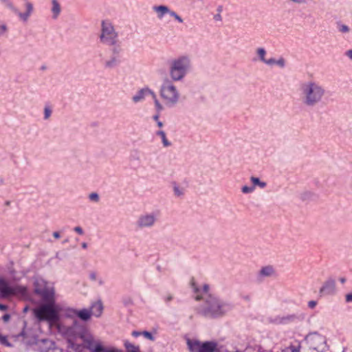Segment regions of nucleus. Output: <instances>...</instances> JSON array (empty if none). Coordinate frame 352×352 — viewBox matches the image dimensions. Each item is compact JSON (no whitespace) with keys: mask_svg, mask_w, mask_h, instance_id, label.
<instances>
[{"mask_svg":"<svg viewBox=\"0 0 352 352\" xmlns=\"http://www.w3.org/2000/svg\"><path fill=\"white\" fill-rule=\"evenodd\" d=\"M195 298L203 300V302L197 307V312L207 318H215L223 316L232 309V305L209 292V285H199L193 280L191 282Z\"/></svg>","mask_w":352,"mask_h":352,"instance_id":"obj_1","label":"nucleus"},{"mask_svg":"<svg viewBox=\"0 0 352 352\" xmlns=\"http://www.w3.org/2000/svg\"><path fill=\"white\" fill-rule=\"evenodd\" d=\"M58 330L60 334L67 340L68 349L74 352L82 351L83 347L78 340L82 338L86 331L83 324L74 320L71 325L59 324Z\"/></svg>","mask_w":352,"mask_h":352,"instance_id":"obj_2","label":"nucleus"},{"mask_svg":"<svg viewBox=\"0 0 352 352\" xmlns=\"http://www.w3.org/2000/svg\"><path fill=\"white\" fill-rule=\"evenodd\" d=\"M302 104L309 108L314 107L322 102L325 94L324 87L318 82L309 80L300 86Z\"/></svg>","mask_w":352,"mask_h":352,"instance_id":"obj_3","label":"nucleus"},{"mask_svg":"<svg viewBox=\"0 0 352 352\" xmlns=\"http://www.w3.org/2000/svg\"><path fill=\"white\" fill-rule=\"evenodd\" d=\"M192 69V57L186 54L179 55L168 62L169 79L175 82H182Z\"/></svg>","mask_w":352,"mask_h":352,"instance_id":"obj_4","label":"nucleus"},{"mask_svg":"<svg viewBox=\"0 0 352 352\" xmlns=\"http://www.w3.org/2000/svg\"><path fill=\"white\" fill-rule=\"evenodd\" d=\"M62 311V306L54 300L43 301L34 309V314L39 321H47L50 324H55L59 321L60 312Z\"/></svg>","mask_w":352,"mask_h":352,"instance_id":"obj_5","label":"nucleus"},{"mask_svg":"<svg viewBox=\"0 0 352 352\" xmlns=\"http://www.w3.org/2000/svg\"><path fill=\"white\" fill-rule=\"evenodd\" d=\"M172 80L166 78L160 87V96L167 107H174L179 100L180 94Z\"/></svg>","mask_w":352,"mask_h":352,"instance_id":"obj_6","label":"nucleus"},{"mask_svg":"<svg viewBox=\"0 0 352 352\" xmlns=\"http://www.w3.org/2000/svg\"><path fill=\"white\" fill-rule=\"evenodd\" d=\"M98 38L100 43L107 46L119 43V33L111 20L104 19L101 21Z\"/></svg>","mask_w":352,"mask_h":352,"instance_id":"obj_7","label":"nucleus"},{"mask_svg":"<svg viewBox=\"0 0 352 352\" xmlns=\"http://www.w3.org/2000/svg\"><path fill=\"white\" fill-rule=\"evenodd\" d=\"M27 294V289L19 285H10L3 278H0V296L8 298L10 296H24Z\"/></svg>","mask_w":352,"mask_h":352,"instance_id":"obj_8","label":"nucleus"},{"mask_svg":"<svg viewBox=\"0 0 352 352\" xmlns=\"http://www.w3.org/2000/svg\"><path fill=\"white\" fill-rule=\"evenodd\" d=\"M34 292L41 297L43 302L56 300L54 287L43 279L35 281Z\"/></svg>","mask_w":352,"mask_h":352,"instance_id":"obj_9","label":"nucleus"},{"mask_svg":"<svg viewBox=\"0 0 352 352\" xmlns=\"http://www.w3.org/2000/svg\"><path fill=\"white\" fill-rule=\"evenodd\" d=\"M0 3L16 14L23 23H26L29 20L34 10L33 4L30 1L25 2L26 10L24 12H20L12 0H0Z\"/></svg>","mask_w":352,"mask_h":352,"instance_id":"obj_10","label":"nucleus"},{"mask_svg":"<svg viewBox=\"0 0 352 352\" xmlns=\"http://www.w3.org/2000/svg\"><path fill=\"white\" fill-rule=\"evenodd\" d=\"M187 344L190 352H218L219 351L217 343L213 341L201 342L188 339Z\"/></svg>","mask_w":352,"mask_h":352,"instance_id":"obj_11","label":"nucleus"},{"mask_svg":"<svg viewBox=\"0 0 352 352\" xmlns=\"http://www.w3.org/2000/svg\"><path fill=\"white\" fill-rule=\"evenodd\" d=\"M306 340L313 352H324L327 349L326 338L319 333L309 334Z\"/></svg>","mask_w":352,"mask_h":352,"instance_id":"obj_12","label":"nucleus"},{"mask_svg":"<svg viewBox=\"0 0 352 352\" xmlns=\"http://www.w3.org/2000/svg\"><path fill=\"white\" fill-rule=\"evenodd\" d=\"M160 217V212L157 210L150 212H144L140 214L136 221L140 228H151L157 223Z\"/></svg>","mask_w":352,"mask_h":352,"instance_id":"obj_13","label":"nucleus"},{"mask_svg":"<svg viewBox=\"0 0 352 352\" xmlns=\"http://www.w3.org/2000/svg\"><path fill=\"white\" fill-rule=\"evenodd\" d=\"M80 340L91 352H101L104 349L100 340H95L93 336L87 333L86 331Z\"/></svg>","mask_w":352,"mask_h":352,"instance_id":"obj_14","label":"nucleus"},{"mask_svg":"<svg viewBox=\"0 0 352 352\" xmlns=\"http://www.w3.org/2000/svg\"><path fill=\"white\" fill-rule=\"evenodd\" d=\"M336 292V280L331 278L327 279L320 289V294L322 296L333 295Z\"/></svg>","mask_w":352,"mask_h":352,"instance_id":"obj_15","label":"nucleus"},{"mask_svg":"<svg viewBox=\"0 0 352 352\" xmlns=\"http://www.w3.org/2000/svg\"><path fill=\"white\" fill-rule=\"evenodd\" d=\"M153 91L148 87H144L136 92L132 97V101L134 103H138L143 101L147 96H152Z\"/></svg>","mask_w":352,"mask_h":352,"instance_id":"obj_16","label":"nucleus"},{"mask_svg":"<svg viewBox=\"0 0 352 352\" xmlns=\"http://www.w3.org/2000/svg\"><path fill=\"white\" fill-rule=\"evenodd\" d=\"M276 275V271L273 266L266 265L258 271L257 276L259 279H263L265 278L272 277Z\"/></svg>","mask_w":352,"mask_h":352,"instance_id":"obj_17","label":"nucleus"},{"mask_svg":"<svg viewBox=\"0 0 352 352\" xmlns=\"http://www.w3.org/2000/svg\"><path fill=\"white\" fill-rule=\"evenodd\" d=\"M89 311L90 313H91V316L97 318L100 317L103 311V305L102 302L98 300L92 303Z\"/></svg>","mask_w":352,"mask_h":352,"instance_id":"obj_18","label":"nucleus"},{"mask_svg":"<svg viewBox=\"0 0 352 352\" xmlns=\"http://www.w3.org/2000/svg\"><path fill=\"white\" fill-rule=\"evenodd\" d=\"M266 65L272 67L273 65H276L280 69H283L286 66V61L283 57H280L278 59H275L274 58H268L266 63H265Z\"/></svg>","mask_w":352,"mask_h":352,"instance_id":"obj_19","label":"nucleus"},{"mask_svg":"<svg viewBox=\"0 0 352 352\" xmlns=\"http://www.w3.org/2000/svg\"><path fill=\"white\" fill-rule=\"evenodd\" d=\"M41 352H63V350L57 346L54 342L46 341L45 342V347L41 349Z\"/></svg>","mask_w":352,"mask_h":352,"instance_id":"obj_20","label":"nucleus"},{"mask_svg":"<svg viewBox=\"0 0 352 352\" xmlns=\"http://www.w3.org/2000/svg\"><path fill=\"white\" fill-rule=\"evenodd\" d=\"M152 9L157 13V16L159 19H162L169 12L168 7L164 5L154 6Z\"/></svg>","mask_w":352,"mask_h":352,"instance_id":"obj_21","label":"nucleus"},{"mask_svg":"<svg viewBox=\"0 0 352 352\" xmlns=\"http://www.w3.org/2000/svg\"><path fill=\"white\" fill-rule=\"evenodd\" d=\"M52 8L51 12L52 13L53 19H56L58 17L61 12V8L58 0H51Z\"/></svg>","mask_w":352,"mask_h":352,"instance_id":"obj_22","label":"nucleus"},{"mask_svg":"<svg viewBox=\"0 0 352 352\" xmlns=\"http://www.w3.org/2000/svg\"><path fill=\"white\" fill-rule=\"evenodd\" d=\"M120 63V60L118 56H111L109 59L104 62V67L112 69L118 66Z\"/></svg>","mask_w":352,"mask_h":352,"instance_id":"obj_23","label":"nucleus"},{"mask_svg":"<svg viewBox=\"0 0 352 352\" xmlns=\"http://www.w3.org/2000/svg\"><path fill=\"white\" fill-rule=\"evenodd\" d=\"M91 313H90V311L88 309L78 310L77 317L83 321H87L91 318Z\"/></svg>","mask_w":352,"mask_h":352,"instance_id":"obj_24","label":"nucleus"},{"mask_svg":"<svg viewBox=\"0 0 352 352\" xmlns=\"http://www.w3.org/2000/svg\"><path fill=\"white\" fill-rule=\"evenodd\" d=\"M156 135L161 138L162 144L164 147H168L171 146V142L168 140L166 133L164 131L160 130L156 131Z\"/></svg>","mask_w":352,"mask_h":352,"instance_id":"obj_25","label":"nucleus"},{"mask_svg":"<svg viewBox=\"0 0 352 352\" xmlns=\"http://www.w3.org/2000/svg\"><path fill=\"white\" fill-rule=\"evenodd\" d=\"M256 54L258 56V60L263 63H265L268 58H266L267 52L263 47H258L256 49Z\"/></svg>","mask_w":352,"mask_h":352,"instance_id":"obj_26","label":"nucleus"},{"mask_svg":"<svg viewBox=\"0 0 352 352\" xmlns=\"http://www.w3.org/2000/svg\"><path fill=\"white\" fill-rule=\"evenodd\" d=\"M336 28L338 31L342 34H346L350 32V28L340 21L336 22Z\"/></svg>","mask_w":352,"mask_h":352,"instance_id":"obj_27","label":"nucleus"},{"mask_svg":"<svg viewBox=\"0 0 352 352\" xmlns=\"http://www.w3.org/2000/svg\"><path fill=\"white\" fill-rule=\"evenodd\" d=\"M124 347L127 352H141L138 346H136L129 341L124 342Z\"/></svg>","mask_w":352,"mask_h":352,"instance_id":"obj_28","label":"nucleus"},{"mask_svg":"<svg viewBox=\"0 0 352 352\" xmlns=\"http://www.w3.org/2000/svg\"><path fill=\"white\" fill-rule=\"evenodd\" d=\"M151 97H152V98L153 100L154 104H155V110L157 111V113H160V112L164 109L162 104L160 102L159 100L157 98V95H156V94L155 92H153V94H152Z\"/></svg>","mask_w":352,"mask_h":352,"instance_id":"obj_29","label":"nucleus"},{"mask_svg":"<svg viewBox=\"0 0 352 352\" xmlns=\"http://www.w3.org/2000/svg\"><path fill=\"white\" fill-rule=\"evenodd\" d=\"M250 181L253 184L252 186H254V187H255V186H258L261 188H264L267 186L266 182L261 181L259 178L256 177H251Z\"/></svg>","mask_w":352,"mask_h":352,"instance_id":"obj_30","label":"nucleus"},{"mask_svg":"<svg viewBox=\"0 0 352 352\" xmlns=\"http://www.w3.org/2000/svg\"><path fill=\"white\" fill-rule=\"evenodd\" d=\"M78 309L73 308H67L65 310V317L69 318H75L77 317Z\"/></svg>","mask_w":352,"mask_h":352,"instance_id":"obj_31","label":"nucleus"},{"mask_svg":"<svg viewBox=\"0 0 352 352\" xmlns=\"http://www.w3.org/2000/svg\"><path fill=\"white\" fill-rule=\"evenodd\" d=\"M8 32V27L4 23L0 21V37L6 36Z\"/></svg>","mask_w":352,"mask_h":352,"instance_id":"obj_32","label":"nucleus"},{"mask_svg":"<svg viewBox=\"0 0 352 352\" xmlns=\"http://www.w3.org/2000/svg\"><path fill=\"white\" fill-rule=\"evenodd\" d=\"M52 113V109L50 105L46 104L44 107V120H47L50 118Z\"/></svg>","mask_w":352,"mask_h":352,"instance_id":"obj_33","label":"nucleus"},{"mask_svg":"<svg viewBox=\"0 0 352 352\" xmlns=\"http://www.w3.org/2000/svg\"><path fill=\"white\" fill-rule=\"evenodd\" d=\"M173 191H174L175 195H176L177 197H181L184 195V189L180 188L177 184H174Z\"/></svg>","mask_w":352,"mask_h":352,"instance_id":"obj_34","label":"nucleus"},{"mask_svg":"<svg viewBox=\"0 0 352 352\" xmlns=\"http://www.w3.org/2000/svg\"><path fill=\"white\" fill-rule=\"evenodd\" d=\"M167 14H169L170 16H173L177 22L182 23L184 22L182 18L179 16L175 12L170 10L169 9V12H168Z\"/></svg>","mask_w":352,"mask_h":352,"instance_id":"obj_35","label":"nucleus"},{"mask_svg":"<svg viewBox=\"0 0 352 352\" xmlns=\"http://www.w3.org/2000/svg\"><path fill=\"white\" fill-rule=\"evenodd\" d=\"M167 14H169L170 16H173L177 22L182 23L184 22L182 18L179 16L175 12L170 10L169 9V12H168Z\"/></svg>","mask_w":352,"mask_h":352,"instance_id":"obj_36","label":"nucleus"},{"mask_svg":"<svg viewBox=\"0 0 352 352\" xmlns=\"http://www.w3.org/2000/svg\"><path fill=\"white\" fill-rule=\"evenodd\" d=\"M167 14H169L170 16H173L177 22L182 23L184 22L182 18L179 16L175 12L170 10L169 9V12H168Z\"/></svg>","mask_w":352,"mask_h":352,"instance_id":"obj_37","label":"nucleus"},{"mask_svg":"<svg viewBox=\"0 0 352 352\" xmlns=\"http://www.w3.org/2000/svg\"><path fill=\"white\" fill-rule=\"evenodd\" d=\"M167 14H169L170 16H173L177 22L182 23L184 22L182 18L179 16L175 12L170 10L169 9V12H168Z\"/></svg>","mask_w":352,"mask_h":352,"instance_id":"obj_38","label":"nucleus"},{"mask_svg":"<svg viewBox=\"0 0 352 352\" xmlns=\"http://www.w3.org/2000/svg\"><path fill=\"white\" fill-rule=\"evenodd\" d=\"M113 48L111 49L112 56H116L118 57V55L122 52V49L118 43L116 45H113Z\"/></svg>","mask_w":352,"mask_h":352,"instance_id":"obj_39","label":"nucleus"},{"mask_svg":"<svg viewBox=\"0 0 352 352\" xmlns=\"http://www.w3.org/2000/svg\"><path fill=\"white\" fill-rule=\"evenodd\" d=\"M254 190H255L254 186H244L241 188V192L244 194L252 193L254 192Z\"/></svg>","mask_w":352,"mask_h":352,"instance_id":"obj_40","label":"nucleus"},{"mask_svg":"<svg viewBox=\"0 0 352 352\" xmlns=\"http://www.w3.org/2000/svg\"><path fill=\"white\" fill-rule=\"evenodd\" d=\"M89 199L91 201L98 203L100 201L99 195L97 192H92L89 195Z\"/></svg>","mask_w":352,"mask_h":352,"instance_id":"obj_41","label":"nucleus"},{"mask_svg":"<svg viewBox=\"0 0 352 352\" xmlns=\"http://www.w3.org/2000/svg\"><path fill=\"white\" fill-rule=\"evenodd\" d=\"M89 278L91 280H93V281L98 280L100 285L103 284V282L100 278L98 280L97 273L95 272H91L89 274Z\"/></svg>","mask_w":352,"mask_h":352,"instance_id":"obj_42","label":"nucleus"},{"mask_svg":"<svg viewBox=\"0 0 352 352\" xmlns=\"http://www.w3.org/2000/svg\"><path fill=\"white\" fill-rule=\"evenodd\" d=\"M160 113H156L153 116V120H155L157 122V125L159 128H162L164 126V124L162 122H161L160 120Z\"/></svg>","mask_w":352,"mask_h":352,"instance_id":"obj_43","label":"nucleus"},{"mask_svg":"<svg viewBox=\"0 0 352 352\" xmlns=\"http://www.w3.org/2000/svg\"><path fill=\"white\" fill-rule=\"evenodd\" d=\"M142 336H143L144 338H146V339H148L149 340H151V341L155 340V337L153 336V335L148 331H142Z\"/></svg>","mask_w":352,"mask_h":352,"instance_id":"obj_44","label":"nucleus"},{"mask_svg":"<svg viewBox=\"0 0 352 352\" xmlns=\"http://www.w3.org/2000/svg\"><path fill=\"white\" fill-rule=\"evenodd\" d=\"M101 352H123L122 350L115 347H104Z\"/></svg>","mask_w":352,"mask_h":352,"instance_id":"obj_45","label":"nucleus"},{"mask_svg":"<svg viewBox=\"0 0 352 352\" xmlns=\"http://www.w3.org/2000/svg\"><path fill=\"white\" fill-rule=\"evenodd\" d=\"M0 343L2 344L10 346L11 344L8 341L6 336H2L0 334Z\"/></svg>","mask_w":352,"mask_h":352,"instance_id":"obj_46","label":"nucleus"},{"mask_svg":"<svg viewBox=\"0 0 352 352\" xmlns=\"http://www.w3.org/2000/svg\"><path fill=\"white\" fill-rule=\"evenodd\" d=\"M74 230L76 233H78V234L82 235V234H84V232H83L82 228L81 227H80V226H76V227H75V228H74Z\"/></svg>","mask_w":352,"mask_h":352,"instance_id":"obj_47","label":"nucleus"},{"mask_svg":"<svg viewBox=\"0 0 352 352\" xmlns=\"http://www.w3.org/2000/svg\"><path fill=\"white\" fill-rule=\"evenodd\" d=\"M164 300L167 303L173 300V296L171 294H167L163 297Z\"/></svg>","mask_w":352,"mask_h":352,"instance_id":"obj_48","label":"nucleus"},{"mask_svg":"<svg viewBox=\"0 0 352 352\" xmlns=\"http://www.w3.org/2000/svg\"><path fill=\"white\" fill-rule=\"evenodd\" d=\"M286 352H300V351L297 347L292 346L287 349Z\"/></svg>","mask_w":352,"mask_h":352,"instance_id":"obj_49","label":"nucleus"},{"mask_svg":"<svg viewBox=\"0 0 352 352\" xmlns=\"http://www.w3.org/2000/svg\"><path fill=\"white\" fill-rule=\"evenodd\" d=\"M345 300L346 302H352V292L349 293L345 296Z\"/></svg>","mask_w":352,"mask_h":352,"instance_id":"obj_50","label":"nucleus"},{"mask_svg":"<svg viewBox=\"0 0 352 352\" xmlns=\"http://www.w3.org/2000/svg\"><path fill=\"white\" fill-rule=\"evenodd\" d=\"M317 305L316 301L311 300L308 302V307L311 309H314Z\"/></svg>","mask_w":352,"mask_h":352,"instance_id":"obj_51","label":"nucleus"},{"mask_svg":"<svg viewBox=\"0 0 352 352\" xmlns=\"http://www.w3.org/2000/svg\"><path fill=\"white\" fill-rule=\"evenodd\" d=\"M289 1L294 3H297V4L305 3L307 1V0H289Z\"/></svg>","mask_w":352,"mask_h":352,"instance_id":"obj_52","label":"nucleus"},{"mask_svg":"<svg viewBox=\"0 0 352 352\" xmlns=\"http://www.w3.org/2000/svg\"><path fill=\"white\" fill-rule=\"evenodd\" d=\"M214 19L217 21H222V16L221 15V14L219 13H217V14H215L214 16Z\"/></svg>","mask_w":352,"mask_h":352,"instance_id":"obj_53","label":"nucleus"},{"mask_svg":"<svg viewBox=\"0 0 352 352\" xmlns=\"http://www.w3.org/2000/svg\"><path fill=\"white\" fill-rule=\"evenodd\" d=\"M142 331H133L132 332V336L135 338H137L140 336H142Z\"/></svg>","mask_w":352,"mask_h":352,"instance_id":"obj_54","label":"nucleus"},{"mask_svg":"<svg viewBox=\"0 0 352 352\" xmlns=\"http://www.w3.org/2000/svg\"><path fill=\"white\" fill-rule=\"evenodd\" d=\"M10 319V315L8 314H6L3 315V317H2V320L4 322H8Z\"/></svg>","mask_w":352,"mask_h":352,"instance_id":"obj_55","label":"nucleus"},{"mask_svg":"<svg viewBox=\"0 0 352 352\" xmlns=\"http://www.w3.org/2000/svg\"><path fill=\"white\" fill-rule=\"evenodd\" d=\"M345 55L352 60V50H349L345 52Z\"/></svg>","mask_w":352,"mask_h":352,"instance_id":"obj_56","label":"nucleus"},{"mask_svg":"<svg viewBox=\"0 0 352 352\" xmlns=\"http://www.w3.org/2000/svg\"><path fill=\"white\" fill-rule=\"evenodd\" d=\"M8 309V306L3 304L0 303V310L1 311H6Z\"/></svg>","mask_w":352,"mask_h":352,"instance_id":"obj_57","label":"nucleus"},{"mask_svg":"<svg viewBox=\"0 0 352 352\" xmlns=\"http://www.w3.org/2000/svg\"><path fill=\"white\" fill-rule=\"evenodd\" d=\"M53 236L56 238V239H58L60 238V234L58 232H54L53 233Z\"/></svg>","mask_w":352,"mask_h":352,"instance_id":"obj_58","label":"nucleus"},{"mask_svg":"<svg viewBox=\"0 0 352 352\" xmlns=\"http://www.w3.org/2000/svg\"><path fill=\"white\" fill-rule=\"evenodd\" d=\"M81 246L83 249H87V243H85V242H83L82 244H81Z\"/></svg>","mask_w":352,"mask_h":352,"instance_id":"obj_59","label":"nucleus"},{"mask_svg":"<svg viewBox=\"0 0 352 352\" xmlns=\"http://www.w3.org/2000/svg\"><path fill=\"white\" fill-rule=\"evenodd\" d=\"M339 280L340 281L341 283H344L346 282V278H344V277H342L339 279Z\"/></svg>","mask_w":352,"mask_h":352,"instance_id":"obj_60","label":"nucleus"},{"mask_svg":"<svg viewBox=\"0 0 352 352\" xmlns=\"http://www.w3.org/2000/svg\"><path fill=\"white\" fill-rule=\"evenodd\" d=\"M222 10H223L222 6H219V7L217 8V12H218V13L221 14V12H222Z\"/></svg>","mask_w":352,"mask_h":352,"instance_id":"obj_61","label":"nucleus"},{"mask_svg":"<svg viewBox=\"0 0 352 352\" xmlns=\"http://www.w3.org/2000/svg\"><path fill=\"white\" fill-rule=\"evenodd\" d=\"M243 298L248 300L250 299V297L248 296H246L243 297Z\"/></svg>","mask_w":352,"mask_h":352,"instance_id":"obj_62","label":"nucleus"},{"mask_svg":"<svg viewBox=\"0 0 352 352\" xmlns=\"http://www.w3.org/2000/svg\"><path fill=\"white\" fill-rule=\"evenodd\" d=\"M67 241H68V240H67V239H66V240H65V241H63V243H67Z\"/></svg>","mask_w":352,"mask_h":352,"instance_id":"obj_63","label":"nucleus"},{"mask_svg":"<svg viewBox=\"0 0 352 352\" xmlns=\"http://www.w3.org/2000/svg\"><path fill=\"white\" fill-rule=\"evenodd\" d=\"M10 204V202L9 201H6V205H9Z\"/></svg>","mask_w":352,"mask_h":352,"instance_id":"obj_64","label":"nucleus"}]
</instances>
